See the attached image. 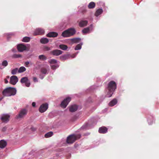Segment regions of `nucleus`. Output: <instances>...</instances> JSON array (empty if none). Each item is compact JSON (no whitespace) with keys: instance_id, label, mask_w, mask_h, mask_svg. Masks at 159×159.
<instances>
[{"instance_id":"f257e3e1","label":"nucleus","mask_w":159,"mask_h":159,"mask_svg":"<svg viewBox=\"0 0 159 159\" xmlns=\"http://www.w3.org/2000/svg\"><path fill=\"white\" fill-rule=\"evenodd\" d=\"M116 88V82L113 81H111L108 85V92L107 94V96L108 97H111Z\"/></svg>"},{"instance_id":"f03ea898","label":"nucleus","mask_w":159,"mask_h":159,"mask_svg":"<svg viewBox=\"0 0 159 159\" xmlns=\"http://www.w3.org/2000/svg\"><path fill=\"white\" fill-rule=\"evenodd\" d=\"M16 92V89L9 87L4 89L2 92V94L5 96H10L11 95H15Z\"/></svg>"},{"instance_id":"7ed1b4c3","label":"nucleus","mask_w":159,"mask_h":159,"mask_svg":"<svg viewBox=\"0 0 159 159\" xmlns=\"http://www.w3.org/2000/svg\"><path fill=\"white\" fill-rule=\"evenodd\" d=\"M76 30L74 28H70L63 32L62 36L64 37H69L75 34Z\"/></svg>"},{"instance_id":"20e7f679","label":"nucleus","mask_w":159,"mask_h":159,"mask_svg":"<svg viewBox=\"0 0 159 159\" xmlns=\"http://www.w3.org/2000/svg\"><path fill=\"white\" fill-rule=\"evenodd\" d=\"M80 137L81 135L80 134L70 135L68 137L66 140V142L68 143H73L77 139H80Z\"/></svg>"},{"instance_id":"39448f33","label":"nucleus","mask_w":159,"mask_h":159,"mask_svg":"<svg viewBox=\"0 0 159 159\" xmlns=\"http://www.w3.org/2000/svg\"><path fill=\"white\" fill-rule=\"evenodd\" d=\"M28 110L25 109H21L19 111V114L16 116L17 119L23 118L27 114Z\"/></svg>"},{"instance_id":"423d86ee","label":"nucleus","mask_w":159,"mask_h":159,"mask_svg":"<svg viewBox=\"0 0 159 159\" xmlns=\"http://www.w3.org/2000/svg\"><path fill=\"white\" fill-rule=\"evenodd\" d=\"M71 98L69 97H68L64 99V100L61 102V107L63 108H66Z\"/></svg>"},{"instance_id":"0eeeda50","label":"nucleus","mask_w":159,"mask_h":159,"mask_svg":"<svg viewBox=\"0 0 159 159\" xmlns=\"http://www.w3.org/2000/svg\"><path fill=\"white\" fill-rule=\"evenodd\" d=\"M20 82L22 84L25 83V85L27 87H29L30 84V81L29 80L27 77L22 78L20 80Z\"/></svg>"},{"instance_id":"6e6552de","label":"nucleus","mask_w":159,"mask_h":159,"mask_svg":"<svg viewBox=\"0 0 159 159\" xmlns=\"http://www.w3.org/2000/svg\"><path fill=\"white\" fill-rule=\"evenodd\" d=\"M48 108V104L47 103L42 104L40 106L39 108V111L41 113H43L45 112Z\"/></svg>"},{"instance_id":"1a4fd4ad","label":"nucleus","mask_w":159,"mask_h":159,"mask_svg":"<svg viewBox=\"0 0 159 159\" xmlns=\"http://www.w3.org/2000/svg\"><path fill=\"white\" fill-rule=\"evenodd\" d=\"M44 31L43 29L41 28H37L34 33V35H41L44 34Z\"/></svg>"},{"instance_id":"9d476101","label":"nucleus","mask_w":159,"mask_h":159,"mask_svg":"<svg viewBox=\"0 0 159 159\" xmlns=\"http://www.w3.org/2000/svg\"><path fill=\"white\" fill-rule=\"evenodd\" d=\"M27 48L23 44H20L17 45V49L19 52H22L26 50Z\"/></svg>"},{"instance_id":"9b49d317","label":"nucleus","mask_w":159,"mask_h":159,"mask_svg":"<svg viewBox=\"0 0 159 159\" xmlns=\"http://www.w3.org/2000/svg\"><path fill=\"white\" fill-rule=\"evenodd\" d=\"M18 81L17 77L15 75L11 76L10 78V83L13 85H15Z\"/></svg>"},{"instance_id":"f8f14e48","label":"nucleus","mask_w":159,"mask_h":159,"mask_svg":"<svg viewBox=\"0 0 159 159\" xmlns=\"http://www.w3.org/2000/svg\"><path fill=\"white\" fill-rule=\"evenodd\" d=\"M10 116L8 114H3L2 116L1 120L4 122H7L9 121Z\"/></svg>"},{"instance_id":"ddd939ff","label":"nucleus","mask_w":159,"mask_h":159,"mask_svg":"<svg viewBox=\"0 0 159 159\" xmlns=\"http://www.w3.org/2000/svg\"><path fill=\"white\" fill-rule=\"evenodd\" d=\"M93 29V25L92 24L90 25L89 27L84 28L82 30V32L84 34L89 33L90 30H92Z\"/></svg>"},{"instance_id":"4468645a","label":"nucleus","mask_w":159,"mask_h":159,"mask_svg":"<svg viewBox=\"0 0 159 159\" xmlns=\"http://www.w3.org/2000/svg\"><path fill=\"white\" fill-rule=\"evenodd\" d=\"M62 52L59 50L56 49L50 52V53L54 56H58L62 53Z\"/></svg>"},{"instance_id":"2eb2a0df","label":"nucleus","mask_w":159,"mask_h":159,"mask_svg":"<svg viewBox=\"0 0 159 159\" xmlns=\"http://www.w3.org/2000/svg\"><path fill=\"white\" fill-rule=\"evenodd\" d=\"M108 129L105 126L100 127L99 129L98 132L101 134H105L107 132Z\"/></svg>"},{"instance_id":"dca6fc26","label":"nucleus","mask_w":159,"mask_h":159,"mask_svg":"<svg viewBox=\"0 0 159 159\" xmlns=\"http://www.w3.org/2000/svg\"><path fill=\"white\" fill-rule=\"evenodd\" d=\"M58 35V33L54 32H51L48 33L46 36L47 37L49 38H54L57 37Z\"/></svg>"},{"instance_id":"f3484780","label":"nucleus","mask_w":159,"mask_h":159,"mask_svg":"<svg viewBox=\"0 0 159 159\" xmlns=\"http://www.w3.org/2000/svg\"><path fill=\"white\" fill-rule=\"evenodd\" d=\"M88 23L87 20H81L79 23V25L80 27H82L87 25Z\"/></svg>"},{"instance_id":"a211bd4d","label":"nucleus","mask_w":159,"mask_h":159,"mask_svg":"<svg viewBox=\"0 0 159 159\" xmlns=\"http://www.w3.org/2000/svg\"><path fill=\"white\" fill-rule=\"evenodd\" d=\"M78 109V107L75 105L71 106L69 108V111L71 112H74Z\"/></svg>"},{"instance_id":"6ab92c4d","label":"nucleus","mask_w":159,"mask_h":159,"mask_svg":"<svg viewBox=\"0 0 159 159\" xmlns=\"http://www.w3.org/2000/svg\"><path fill=\"white\" fill-rule=\"evenodd\" d=\"M7 145V142L4 140H2L0 141V148H4Z\"/></svg>"},{"instance_id":"aec40b11","label":"nucleus","mask_w":159,"mask_h":159,"mask_svg":"<svg viewBox=\"0 0 159 159\" xmlns=\"http://www.w3.org/2000/svg\"><path fill=\"white\" fill-rule=\"evenodd\" d=\"M116 99L115 98L111 101L109 103V105L110 106H113L115 105L117 103Z\"/></svg>"},{"instance_id":"412c9836","label":"nucleus","mask_w":159,"mask_h":159,"mask_svg":"<svg viewBox=\"0 0 159 159\" xmlns=\"http://www.w3.org/2000/svg\"><path fill=\"white\" fill-rule=\"evenodd\" d=\"M103 12V10L102 9H99L97 10L95 13V15L96 16H98L99 15L101 14Z\"/></svg>"},{"instance_id":"4be33fe9","label":"nucleus","mask_w":159,"mask_h":159,"mask_svg":"<svg viewBox=\"0 0 159 159\" xmlns=\"http://www.w3.org/2000/svg\"><path fill=\"white\" fill-rule=\"evenodd\" d=\"M49 41L48 39L46 38H42L40 40V42L43 44L47 43Z\"/></svg>"},{"instance_id":"5701e85b","label":"nucleus","mask_w":159,"mask_h":159,"mask_svg":"<svg viewBox=\"0 0 159 159\" xmlns=\"http://www.w3.org/2000/svg\"><path fill=\"white\" fill-rule=\"evenodd\" d=\"M95 4L93 2H90L88 5V7L89 9H93L95 7Z\"/></svg>"},{"instance_id":"b1692460","label":"nucleus","mask_w":159,"mask_h":159,"mask_svg":"<svg viewBox=\"0 0 159 159\" xmlns=\"http://www.w3.org/2000/svg\"><path fill=\"white\" fill-rule=\"evenodd\" d=\"M81 39L80 38H74L71 39V41L74 43H78L80 42Z\"/></svg>"},{"instance_id":"393cba45","label":"nucleus","mask_w":159,"mask_h":159,"mask_svg":"<svg viewBox=\"0 0 159 159\" xmlns=\"http://www.w3.org/2000/svg\"><path fill=\"white\" fill-rule=\"evenodd\" d=\"M59 47L60 49L63 50H66L68 48L67 46L64 44H61Z\"/></svg>"},{"instance_id":"a878e982","label":"nucleus","mask_w":159,"mask_h":159,"mask_svg":"<svg viewBox=\"0 0 159 159\" xmlns=\"http://www.w3.org/2000/svg\"><path fill=\"white\" fill-rule=\"evenodd\" d=\"M39 59L41 60L45 61L47 59V58L45 55H41L39 56Z\"/></svg>"},{"instance_id":"bb28decb","label":"nucleus","mask_w":159,"mask_h":159,"mask_svg":"<svg viewBox=\"0 0 159 159\" xmlns=\"http://www.w3.org/2000/svg\"><path fill=\"white\" fill-rule=\"evenodd\" d=\"M30 38L28 37H25L23 39L22 41L24 42H28L30 41Z\"/></svg>"},{"instance_id":"cd10ccee","label":"nucleus","mask_w":159,"mask_h":159,"mask_svg":"<svg viewBox=\"0 0 159 159\" xmlns=\"http://www.w3.org/2000/svg\"><path fill=\"white\" fill-rule=\"evenodd\" d=\"M25 70L26 68L25 67L23 66H21L19 68L18 70V73H22L25 71Z\"/></svg>"},{"instance_id":"c85d7f7f","label":"nucleus","mask_w":159,"mask_h":159,"mask_svg":"<svg viewBox=\"0 0 159 159\" xmlns=\"http://www.w3.org/2000/svg\"><path fill=\"white\" fill-rule=\"evenodd\" d=\"M53 134V133L52 132H50L46 133L45 135V138H48L51 137Z\"/></svg>"},{"instance_id":"c756f323","label":"nucleus","mask_w":159,"mask_h":159,"mask_svg":"<svg viewBox=\"0 0 159 159\" xmlns=\"http://www.w3.org/2000/svg\"><path fill=\"white\" fill-rule=\"evenodd\" d=\"M41 72L44 74H47V70L46 68H42L41 69Z\"/></svg>"},{"instance_id":"7c9ffc66","label":"nucleus","mask_w":159,"mask_h":159,"mask_svg":"<svg viewBox=\"0 0 159 159\" xmlns=\"http://www.w3.org/2000/svg\"><path fill=\"white\" fill-rule=\"evenodd\" d=\"M82 44V43L77 44L75 48V50H77L80 49L81 48Z\"/></svg>"},{"instance_id":"2f4dec72","label":"nucleus","mask_w":159,"mask_h":159,"mask_svg":"<svg viewBox=\"0 0 159 159\" xmlns=\"http://www.w3.org/2000/svg\"><path fill=\"white\" fill-rule=\"evenodd\" d=\"M18 68H16L13 69L11 71V73L12 75H15L17 73L18 71Z\"/></svg>"},{"instance_id":"473e14b6","label":"nucleus","mask_w":159,"mask_h":159,"mask_svg":"<svg viewBox=\"0 0 159 159\" xmlns=\"http://www.w3.org/2000/svg\"><path fill=\"white\" fill-rule=\"evenodd\" d=\"M21 57V55L19 54H14L13 56L12 57L14 58H18Z\"/></svg>"},{"instance_id":"72a5a7b5","label":"nucleus","mask_w":159,"mask_h":159,"mask_svg":"<svg viewBox=\"0 0 159 159\" xmlns=\"http://www.w3.org/2000/svg\"><path fill=\"white\" fill-rule=\"evenodd\" d=\"M49 62L50 64H55L57 62V61L55 59H52L49 61Z\"/></svg>"},{"instance_id":"f704fd0d","label":"nucleus","mask_w":159,"mask_h":159,"mask_svg":"<svg viewBox=\"0 0 159 159\" xmlns=\"http://www.w3.org/2000/svg\"><path fill=\"white\" fill-rule=\"evenodd\" d=\"M58 67L57 65H53L51 66V69L52 70H55Z\"/></svg>"},{"instance_id":"c9c22d12","label":"nucleus","mask_w":159,"mask_h":159,"mask_svg":"<svg viewBox=\"0 0 159 159\" xmlns=\"http://www.w3.org/2000/svg\"><path fill=\"white\" fill-rule=\"evenodd\" d=\"M43 50L44 51H49L51 50V48L49 47L45 46L43 48Z\"/></svg>"},{"instance_id":"e433bc0d","label":"nucleus","mask_w":159,"mask_h":159,"mask_svg":"<svg viewBox=\"0 0 159 159\" xmlns=\"http://www.w3.org/2000/svg\"><path fill=\"white\" fill-rule=\"evenodd\" d=\"M8 65V62L6 60L4 61L2 63V65L3 66H7Z\"/></svg>"},{"instance_id":"4c0bfd02","label":"nucleus","mask_w":159,"mask_h":159,"mask_svg":"<svg viewBox=\"0 0 159 159\" xmlns=\"http://www.w3.org/2000/svg\"><path fill=\"white\" fill-rule=\"evenodd\" d=\"M7 128V127H6V126H5L2 128V131L3 132H5Z\"/></svg>"},{"instance_id":"58836bf2","label":"nucleus","mask_w":159,"mask_h":159,"mask_svg":"<svg viewBox=\"0 0 159 159\" xmlns=\"http://www.w3.org/2000/svg\"><path fill=\"white\" fill-rule=\"evenodd\" d=\"M29 64V61L25 62V66L27 67H28V65Z\"/></svg>"},{"instance_id":"ea45409f","label":"nucleus","mask_w":159,"mask_h":159,"mask_svg":"<svg viewBox=\"0 0 159 159\" xmlns=\"http://www.w3.org/2000/svg\"><path fill=\"white\" fill-rule=\"evenodd\" d=\"M33 81L34 82H37L38 81V80L36 77H34L33 78Z\"/></svg>"},{"instance_id":"a19ab883","label":"nucleus","mask_w":159,"mask_h":159,"mask_svg":"<svg viewBox=\"0 0 159 159\" xmlns=\"http://www.w3.org/2000/svg\"><path fill=\"white\" fill-rule=\"evenodd\" d=\"M36 105L35 102H33L32 103V106L33 107H35Z\"/></svg>"},{"instance_id":"79ce46f5","label":"nucleus","mask_w":159,"mask_h":159,"mask_svg":"<svg viewBox=\"0 0 159 159\" xmlns=\"http://www.w3.org/2000/svg\"><path fill=\"white\" fill-rule=\"evenodd\" d=\"M4 82L5 84H7L8 83V81L6 79H4Z\"/></svg>"},{"instance_id":"37998d69","label":"nucleus","mask_w":159,"mask_h":159,"mask_svg":"<svg viewBox=\"0 0 159 159\" xmlns=\"http://www.w3.org/2000/svg\"><path fill=\"white\" fill-rule=\"evenodd\" d=\"M7 78H9V76H7Z\"/></svg>"},{"instance_id":"c03bdc74","label":"nucleus","mask_w":159,"mask_h":159,"mask_svg":"<svg viewBox=\"0 0 159 159\" xmlns=\"http://www.w3.org/2000/svg\"><path fill=\"white\" fill-rule=\"evenodd\" d=\"M40 78L41 79H42L43 78V77H40Z\"/></svg>"},{"instance_id":"a18cd8bd","label":"nucleus","mask_w":159,"mask_h":159,"mask_svg":"<svg viewBox=\"0 0 159 159\" xmlns=\"http://www.w3.org/2000/svg\"><path fill=\"white\" fill-rule=\"evenodd\" d=\"M148 122H149V120H148Z\"/></svg>"}]
</instances>
